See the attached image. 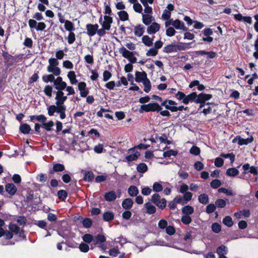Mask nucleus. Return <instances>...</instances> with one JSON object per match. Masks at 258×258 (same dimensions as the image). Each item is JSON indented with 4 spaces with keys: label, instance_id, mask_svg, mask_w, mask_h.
<instances>
[{
    "label": "nucleus",
    "instance_id": "f257e3e1",
    "mask_svg": "<svg viewBox=\"0 0 258 258\" xmlns=\"http://www.w3.org/2000/svg\"><path fill=\"white\" fill-rule=\"evenodd\" d=\"M55 105L58 107H66L64 105V102L67 99V96L64 95L63 91L61 90L55 92Z\"/></svg>",
    "mask_w": 258,
    "mask_h": 258
},
{
    "label": "nucleus",
    "instance_id": "f03ea898",
    "mask_svg": "<svg viewBox=\"0 0 258 258\" xmlns=\"http://www.w3.org/2000/svg\"><path fill=\"white\" fill-rule=\"evenodd\" d=\"M151 201L160 209H163L166 206V200L164 198H161L158 194H154L152 196Z\"/></svg>",
    "mask_w": 258,
    "mask_h": 258
},
{
    "label": "nucleus",
    "instance_id": "7ed1b4c3",
    "mask_svg": "<svg viewBox=\"0 0 258 258\" xmlns=\"http://www.w3.org/2000/svg\"><path fill=\"white\" fill-rule=\"evenodd\" d=\"M28 24L31 30L36 29L37 31H43L46 27L44 22L37 23L34 19H30L28 21Z\"/></svg>",
    "mask_w": 258,
    "mask_h": 258
},
{
    "label": "nucleus",
    "instance_id": "20e7f679",
    "mask_svg": "<svg viewBox=\"0 0 258 258\" xmlns=\"http://www.w3.org/2000/svg\"><path fill=\"white\" fill-rule=\"evenodd\" d=\"M142 111H159L162 108L159 104L156 103H151L148 104L142 105L141 106Z\"/></svg>",
    "mask_w": 258,
    "mask_h": 258
},
{
    "label": "nucleus",
    "instance_id": "39448f33",
    "mask_svg": "<svg viewBox=\"0 0 258 258\" xmlns=\"http://www.w3.org/2000/svg\"><path fill=\"white\" fill-rule=\"evenodd\" d=\"M104 21L102 20V16L100 17L99 20V22L102 26V27L109 30L111 27V24L113 22V19L112 17L108 16H104Z\"/></svg>",
    "mask_w": 258,
    "mask_h": 258
},
{
    "label": "nucleus",
    "instance_id": "423d86ee",
    "mask_svg": "<svg viewBox=\"0 0 258 258\" xmlns=\"http://www.w3.org/2000/svg\"><path fill=\"white\" fill-rule=\"evenodd\" d=\"M53 84L57 91L60 90L62 91L67 87L66 83L62 81V79L60 77H58L55 81H54Z\"/></svg>",
    "mask_w": 258,
    "mask_h": 258
},
{
    "label": "nucleus",
    "instance_id": "0eeeda50",
    "mask_svg": "<svg viewBox=\"0 0 258 258\" xmlns=\"http://www.w3.org/2000/svg\"><path fill=\"white\" fill-rule=\"evenodd\" d=\"M177 103L171 100H166L164 101L161 105L165 106L166 109L170 110L171 112H175L176 105Z\"/></svg>",
    "mask_w": 258,
    "mask_h": 258
},
{
    "label": "nucleus",
    "instance_id": "6e6552de",
    "mask_svg": "<svg viewBox=\"0 0 258 258\" xmlns=\"http://www.w3.org/2000/svg\"><path fill=\"white\" fill-rule=\"evenodd\" d=\"M99 26L97 24H88L86 25V28L87 30V34L90 36L92 37L95 35L96 31L98 29Z\"/></svg>",
    "mask_w": 258,
    "mask_h": 258
},
{
    "label": "nucleus",
    "instance_id": "1a4fd4ad",
    "mask_svg": "<svg viewBox=\"0 0 258 258\" xmlns=\"http://www.w3.org/2000/svg\"><path fill=\"white\" fill-rule=\"evenodd\" d=\"M160 26L159 24L156 22H153L147 28V33L149 34H153L156 33L160 29Z\"/></svg>",
    "mask_w": 258,
    "mask_h": 258
},
{
    "label": "nucleus",
    "instance_id": "9d476101",
    "mask_svg": "<svg viewBox=\"0 0 258 258\" xmlns=\"http://www.w3.org/2000/svg\"><path fill=\"white\" fill-rule=\"evenodd\" d=\"M197 97V95L195 92H193L187 95H185V98H184L182 101V103L185 104H187L189 102H196Z\"/></svg>",
    "mask_w": 258,
    "mask_h": 258
},
{
    "label": "nucleus",
    "instance_id": "9b49d317",
    "mask_svg": "<svg viewBox=\"0 0 258 258\" xmlns=\"http://www.w3.org/2000/svg\"><path fill=\"white\" fill-rule=\"evenodd\" d=\"M179 49L178 45L170 44L165 46L163 49V51L165 53H171L176 52Z\"/></svg>",
    "mask_w": 258,
    "mask_h": 258
},
{
    "label": "nucleus",
    "instance_id": "f8f14e48",
    "mask_svg": "<svg viewBox=\"0 0 258 258\" xmlns=\"http://www.w3.org/2000/svg\"><path fill=\"white\" fill-rule=\"evenodd\" d=\"M172 26L177 30H182L183 31H186L187 28L184 26V23L178 19L173 20L172 22Z\"/></svg>",
    "mask_w": 258,
    "mask_h": 258
},
{
    "label": "nucleus",
    "instance_id": "ddd939ff",
    "mask_svg": "<svg viewBox=\"0 0 258 258\" xmlns=\"http://www.w3.org/2000/svg\"><path fill=\"white\" fill-rule=\"evenodd\" d=\"M130 151L132 152L131 154L125 157L126 160L128 162L136 160L140 155V152L131 149Z\"/></svg>",
    "mask_w": 258,
    "mask_h": 258
},
{
    "label": "nucleus",
    "instance_id": "4468645a",
    "mask_svg": "<svg viewBox=\"0 0 258 258\" xmlns=\"http://www.w3.org/2000/svg\"><path fill=\"white\" fill-rule=\"evenodd\" d=\"M197 98L196 100V103L205 102L206 101L210 100L212 98V95L210 94L201 93L197 96Z\"/></svg>",
    "mask_w": 258,
    "mask_h": 258
},
{
    "label": "nucleus",
    "instance_id": "2eb2a0df",
    "mask_svg": "<svg viewBox=\"0 0 258 258\" xmlns=\"http://www.w3.org/2000/svg\"><path fill=\"white\" fill-rule=\"evenodd\" d=\"M145 32V27L139 24L135 26L134 28L135 35L138 37L142 36Z\"/></svg>",
    "mask_w": 258,
    "mask_h": 258
},
{
    "label": "nucleus",
    "instance_id": "dca6fc26",
    "mask_svg": "<svg viewBox=\"0 0 258 258\" xmlns=\"http://www.w3.org/2000/svg\"><path fill=\"white\" fill-rule=\"evenodd\" d=\"M6 191L10 195H14L17 190V188L13 183H8L6 185Z\"/></svg>",
    "mask_w": 258,
    "mask_h": 258
},
{
    "label": "nucleus",
    "instance_id": "f3484780",
    "mask_svg": "<svg viewBox=\"0 0 258 258\" xmlns=\"http://www.w3.org/2000/svg\"><path fill=\"white\" fill-rule=\"evenodd\" d=\"M117 196L114 191L111 190L104 195V199L106 201L110 202L114 201L116 199Z\"/></svg>",
    "mask_w": 258,
    "mask_h": 258
},
{
    "label": "nucleus",
    "instance_id": "a211bd4d",
    "mask_svg": "<svg viewBox=\"0 0 258 258\" xmlns=\"http://www.w3.org/2000/svg\"><path fill=\"white\" fill-rule=\"evenodd\" d=\"M133 204V201L131 199L127 198L123 201L122 203V207L124 209L129 210L131 209Z\"/></svg>",
    "mask_w": 258,
    "mask_h": 258
},
{
    "label": "nucleus",
    "instance_id": "6ab92c4d",
    "mask_svg": "<svg viewBox=\"0 0 258 258\" xmlns=\"http://www.w3.org/2000/svg\"><path fill=\"white\" fill-rule=\"evenodd\" d=\"M238 140V144L239 145H247L250 143H251L253 140V138L252 136H251L249 138H248L247 139H243L241 138L240 137H237Z\"/></svg>",
    "mask_w": 258,
    "mask_h": 258
},
{
    "label": "nucleus",
    "instance_id": "aec40b11",
    "mask_svg": "<svg viewBox=\"0 0 258 258\" xmlns=\"http://www.w3.org/2000/svg\"><path fill=\"white\" fill-rule=\"evenodd\" d=\"M147 79V74L145 73L137 72L136 73L135 80L138 82H142Z\"/></svg>",
    "mask_w": 258,
    "mask_h": 258
},
{
    "label": "nucleus",
    "instance_id": "412c9836",
    "mask_svg": "<svg viewBox=\"0 0 258 258\" xmlns=\"http://www.w3.org/2000/svg\"><path fill=\"white\" fill-rule=\"evenodd\" d=\"M144 207L146 208L147 213L149 214H152L155 213L156 208L151 203H146L144 205Z\"/></svg>",
    "mask_w": 258,
    "mask_h": 258
},
{
    "label": "nucleus",
    "instance_id": "4be33fe9",
    "mask_svg": "<svg viewBox=\"0 0 258 258\" xmlns=\"http://www.w3.org/2000/svg\"><path fill=\"white\" fill-rule=\"evenodd\" d=\"M47 71L52 73L53 75L58 76L60 74V71L57 66H48Z\"/></svg>",
    "mask_w": 258,
    "mask_h": 258
},
{
    "label": "nucleus",
    "instance_id": "5701e85b",
    "mask_svg": "<svg viewBox=\"0 0 258 258\" xmlns=\"http://www.w3.org/2000/svg\"><path fill=\"white\" fill-rule=\"evenodd\" d=\"M142 42L148 47L151 46L153 45V39H151L148 35H144L142 38Z\"/></svg>",
    "mask_w": 258,
    "mask_h": 258
},
{
    "label": "nucleus",
    "instance_id": "b1692460",
    "mask_svg": "<svg viewBox=\"0 0 258 258\" xmlns=\"http://www.w3.org/2000/svg\"><path fill=\"white\" fill-rule=\"evenodd\" d=\"M128 193L132 197L137 196L139 194L138 188L135 185H131L128 189Z\"/></svg>",
    "mask_w": 258,
    "mask_h": 258
},
{
    "label": "nucleus",
    "instance_id": "393cba45",
    "mask_svg": "<svg viewBox=\"0 0 258 258\" xmlns=\"http://www.w3.org/2000/svg\"><path fill=\"white\" fill-rule=\"evenodd\" d=\"M228 252V248L225 245H221L217 249V253L219 256L224 255Z\"/></svg>",
    "mask_w": 258,
    "mask_h": 258
},
{
    "label": "nucleus",
    "instance_id": "a878e982",
    "mask_svg": "<svg viewBox=\"0 0 258 258\" xmlns=\"http://www.w3.org/2000/svg\"><path fill=\"white\" fill-rule=\"evenodd\" d=\"M142 20L143 23L146 25H150L152 21V16L148 14H142Z\"/></svg>",
    "mask_w": 258,
    "mask_h": 258
},
{
    "label": "nucleus",
    "instance_id": "bb28decb",
    "mask_svg": "<svg viewBox=\"0 0 258 258\" xmlns=\"http://www.w3.org/2000/svg\"><path fill=\"white\" fill-rule=\"evenodd\" d=\"M64 28L66 30L69 31L70 32H72L75 30L74 24L69 20H66L64 22Z\"/></svg>",
    "mask_w": 258,
    "mask_h": 258
},
{
    "label": "nucleus",
    "instance_id": "cd10ccee",
    "mask_svg": "<svg viewBox=\"0 0 258 258\" xmlns=\"http://www.w3.org/2000/svg\"><path fill=\"white\" fill-rule=\"evenodd\" d=\"M182 212L185 215H188L192 214L194 212V209L190 206H185L182 208Z\"/></svg>",
    "mask_w": 258,
    "mask_h": 258
},
{
    "label": "nucleus",
    "instance_id": "c85d7f7f",
    "mask_svg": "<svg viewBox=\"0 0 258 258\" xmlns=\"http://www.w3.org/2000/svg\"><path fill=\"white\" fill-rule=\"evenodd\" d=\"M137 170L140 173H145L148 170V166L144 163H140L137 166Z\"/></svg>",
    "mask_w": 258,
    "mask_h": 258
},
{
    "label": "nucleus",
    "instance_id": "c756f323",
    "mask_svg": "<svg viewBox=\"0 0 258 258\" xmlns=\"http://www.w3.org/2000/svg\"><path fill=\"white\" fill-rule=\"evenodd\" d=\"M119 19L122 21H125L128 20V15L125 11H121L117 13Z\"/></svg>",
    "mask_w": 258,
    "mask_h": 258
},
{
    "label": "nucleus",
    "instance_id": "7c9ffc66",
    "mask_svg": "<svg viewBox=\"0 0 258 258\" xmlns=\"http://www.w3.org/2000/svg\"><path fill=\"white\" fill-rule=\"evenodd\" d=\"M239 174V171L235 168H228L226 171V174L229 176H235Z\"/></svg>",
    "mask_w": 258,
    "mask_h": 258
},
{
    "label": "nucleus",
    "instance_id": "2f4dec72",
    "mask_svg": "<svg viewBox=\"0 0 258 258\" xmlns=\"http://www.w3.org/2000/svg\"><path fill=\"white\" fill-rule=\"evenodd\" d=\"M3 56L4 59L7 60V64H11V63L13 62V60L15 59L14 57L10 55L8 52H3Z\"/></svg>",
    "mask_w": 258,
    "mask_h": 258
},
{
    "label": "nucleus",
    "instance_id": "473e14b6",
    "mask_svg": "<svg viewBox=\"0 0 258 258\" xmlns=\"http://www.w3.org/2000/svg\"><path fill=\"white\" fill-rule=\"evenodd\" d=\"M144 86V91L146 93H148L151 88V85L150 80L147 78L146 80H144L142 82Z\"/></svg>",
    "mask_w": 258,
    "mask_h": 258
},
{
    "label": "nucleus",
    "instance_id": "72a5a7b5",
    "mask_svg": "<svg viewBox=\"0 0 258 258\" xmlns=\"http://www.w3.org/2000/svg\"><path fill=\"white\" fill-rule=\"evenodd\" d=\"M20 130L22 133L27 134L30 132L31 127L28 124L24 123L20 126Z\"/></svg>",
    "mask_w": 258,
    "mask_h": 258
},
{
    "label": "nucleus",
    "instance_id": "f704fd0d",
    "mask_svg": "<svg viewBox=\"0 0 258 258\" xmlns=\"http://www.w3.org/2000/svg\"><path fill=\"white\" fill-rule=\"evenodd\" d=\"M199 201L200 203L203 204H207L209 202V198L208 195L205 194L200 195L199 196Z\"/></svg>",
    "mask_w": 258,
    "mask_h": 258
},
{
    "label": "nucleus",
    "instance_id": "c9c22d12",
    "mask_svg": "<svg viewBox=\"0 0 258 258\" xmlns=\"http://www.w3.org/2000/svg\"><path fill=\"white\" fill-rule=\"evenodd\" d=\"M68 77L70 79L71 84L74 85L77 83V80L74 72H70L68 74Z\"/></svg>",
    "mask_w": 258,
    "mask_h": 258
},
{
    "label": "nucleus",
    "instance_id": "e433bc0d",
    "mask_svg": "<svg viewBox=\"0 0 258 258\" xmlns=\"http://www.w3.org/2000/svg\"><path fill=\"white\" fill-rule=\"evenodd\" d=\"M119 52L122 56L126 58L130 56V55L132 53V52L128 51L124 47L120 48Z\"/></svg>",
    "mask_w": 258,
    "mask_h": 258
},
{
    "label": "nucleus",
    "instance_id": "4c0bfd02",
    "mask_svg": "<svg viewBox=\"0 0 258 258\" xmlns=\"http://www.w3.org/2000/svg\"><path fill=\"white\" fill-rule=\"evenodd\" d=\"M223 223L228 227H231L233 224L232 219L230 216H226L223 220Z\"/></svg>",
    "mask_w": 258,
    "mask_h": 258
},
{
    "label": "nucleus",
    "instance_id": "58836bf2",
    "mask_svg": "<svg viewBox=\"0 0 258 258\" xmlns=\"http://www.w3.org/2000/svg\"><path fill=\"white\" fill-rule=\"evenodd\" d=\"M152 187H153V190L155 192L161 191L163 189V187L162 185L161 184V183H160L159 182H154L153 184Z\"/></svg>",
    "mask_w": 258,
    "mask_h": 258
},
{
    "label": "nucleus",
    "instance_id": "ea45409f",
    "mask_svg": "<svg viewBox=\"0 0 258 258\" xmlns=\"http://www.w3.org/2000/svg\"><path fill=\"white\" fill-rule=\"evenodd\" d=\"M48 114L49 116L53 115L55 112H57L58 107L56 105H51L48 107Z\"/></svg>",
    "mask_w": 258,
    "mask_h": 258
},
{
    "label": "nucleus",
    "instance_id": "a19ab883",
    "mask_svg": "<svg viewBox=\"0 0 258 258\" xmlns=\"http://www.w3.org/2000/svg\"><path fill=\"white\" fill-rule=\"evenodd\" d=\"M54 126V122L52 121H49L48 122H44L42 124V126L47 131H50L52 127Z\"/></svg>",
    "mask_w": 258,
    "mask_h": 258
},
{
    "label": "nucleus",
    "instance_id": "79ce46f5",
    "mask_svg": "<svg viewBox=\"0 0 258 258\" xmlns=\"http://www.w3.org/2000/svg\"><path fill=\"white\" fill-rule=\"evenodd\" d=\"M114 214L113 213L110 212H105L103 214V219L105 221H109L113 219Z\"/></svg>",
    "mask_w": 258,
    "mask_h": 258
},
{
    "label": "nucleus",
    "instance_id": "37998d69",
    "mask_svg": "<svg viewBox=\"0 0 258 258\" xmlns=\"http://www.w3.org/2000/svg\"><path fill=\"white\" fill-rule=\"evenodd\" d=\"M226 205V202L223 199H218L215 202V205L218 208H223Z\"/></svg>",
    "mask_w": 258,
    "mask_h": 258
},
{
    "label": "nucleus",
    "instance_id": "c03bdc74",
    "mask_svg": "<svg viewBox=\"0 0 258 258\" xmlns=\"http://www.w3.org/2000/svg\"><path fill=\"white\" fill-rule=\"evenodd\" d=\"M54 79V76L52 74L44 76L42 78L43 81L45 83H48L49 82H54V81L55 80Z\"/></svg>",
    "mask_w": 258,
    "mask_h": 258
},
{
    "label": "nucleus",
    "instance_id": "a18cd8bd",
    "mask_svg": "<svg viewBox=\"0 0 258 258\" xmlns=\"http://www.w3.org/2000/svg\"><path fill=\"white\" fill-rule=\"evenodd\" d=\"M9 229L13 232L18 234L20 232V228L16 224L11 223L9 226Z\"/></svg>",
    "mask_w": 258,
    "mask_h": 258
},
{
    "label": "nucleus",
    "instance_id": "49530a36",
    "mask_svg": "<svg viewBox=\"0 0 258 258\" xmlns=\"http://www.w3.org/2000/svg\"><path fill=\"white\" fill-rule=\"evenodd\" d=\"M76 40L75 34L73 32H70L68 36V42L69 44H73Z\"/></svg>",
    "mask_w": 258,
    "mask_h": 258
},
{
    "label": "nucleus",
    "instance_id": "de8ad7c7",
    "mask_svg": "<svg viewBox=\"0 0 258 258\" xmlns=\"http://www.w3.org/2000/svg\"><path fill=\"white\" fill-rule=\"evenodd\" d=\"M53 169L55 172L62 171L64 170V166L61 164H55L53 166Z\"/></svg>",
    "mask_w": 258,
    "mask_h": 258
},
{
    "label": "nucleus",
    "instance_id": "09e8293b",
    "mask_svg": "<svg viewBox=\"0 0 258 258\" xmlns=\"http://www.w3.org/2000/svg\"><path fill=\"white\" fill-rule=\"evenodd\" d=\"M181 222L186 225L189 224L191 221V218L188 215H183L181 218Z\"/></svg>",
    "mask_w": 258,
    "mask_h": 258
},
{
    "label": "nucleus",
    "instance_id": "8fccbe9b",
    "mask_svg": "<svg viewBox=\"0 0 258 258\" xmlns=\"http://www.w3.org/2000/svg\"><path fill=\"white\" fill-rule=\"evenodd\" d=\"M218 191L219 192H223L227 196H233V191L229 189H226L224 187H221L218 189Z\"/></svg>",
    "mask_w": 258,
    "mask_h": 258
},
{
    "label": "nucleus",
    "instance_id": "3c124183",
    "mask_svg": "<svg viewBox=\"0 0 258 258\" xmlns=\"http://www.w3.org/2000/svg\"><path fill=\"white\" fill-rule=\"evenodd\" d=\"M52 88L49 85H47L45 87L44 92L45 94L48 97H51L52 95Z\"/></svg>",
    "mask_w": 258,
    "mask_h": 258
},
{
    "label": "nucleus",
    "instance_id": "603ef678",
    "mask_svg": "<svg viewBox=\"0 0 258 258\" xmlns=\"http://www.w3.org/2000/svg\"><path fill=\"white\" fill-rule=\"evenodd\" d=\"M66 110V107H58V110H57V112L60 113V118L61 119L65 118L66 114L65 110Z\"/></svg>",
    "mask_w": 258,
    "mask_h": 258
},
{
    "label": "nucleus",
    "instance_id": "864d4df0",
    "mask_svg": "<svg viewBox=\"0 0 258 258\" xmlns=\"http://www.w3.org/2000/svg\"><path fill=\"white\" fill-rule=\"evenodd\" d=\"M171 17V12L165 9L162 15V18L164 20H168Z\"/></svg>",
    "mask_w": 258,
    "mask_h": 258
},
{
    "label": "nucleus",
    "instance_id": "5fc2aeb1",
    "mask_svg": "<svg viewBox=\"0 0 258 258\" xmlns=\"http://www.w3.org/2000/svg\"><path fill=\"white\" fill-rule=\"evenodd\" d=\"M202 33L204 36L211 37V36L213 34V31L212 29L207 28L202 31Z\"/></svg>",
    "mask_w": 258,
    "mask_h": 258
},
{
    "label": "nucleus",
    "instance_id": "6e6d98bb",
    "mask_svg": "<svg viewBox=\"0 0 258 258\" xmlns=\"http://www.w3.org/2000/svg\"><path fill=\"white\" fill-rule=\"evenodd\" d=\"M133 4V8L135 11L139 13H141L143 11V8L141 4L137 2Z\"/></svg>",
    "mask_w": 258,
    "mask_h": 258
},
{
    "label": "nucleus",
    "instance_id": "4d7b16f0",
    "mask_svg": "<svg viewBox=\"0 0 258 258\" xmlns=\"http://www.w3.org/2000/svg\"><path fill=\"white\" fill-rule=\"evenodd\" d=\"M221 185V182L219 179H214L211 182V186L214 188H217Z\"/></svg>",
    "mask_w": 258,
    "mask_h": 258
},
{
    "label": "nucleus",
    "instance_id": "13d9d810",
    "mask_svg": "<svg viewBox=\"0 0 258 258\" xmlns=\"http://www.w3.org/2000/svg\"><path fill=\"white\" fill-rule=\"evenodd\" d=\"M177 153L176 151H173L172 150H170L167 151L166 152H164L163 153V156L164 157H170L171 156H174L176 155Z\"/></svg>",
    "mask_w": 258,
    "mask_h": 258
},
{
    "label": "nucleus",
    "instance_id": "bf43d9fd",
    "mask_svg": "<svg viewBox=\"0 0 258 258\" xmlns=\"http://www.w3.org/2000/svg\"><path fill=\"white\" fill-rule=\"evenodd\" d=\"M23 44L25 46L28 48H32L33 46L32 40L30 38L27 37L25 38Z\"/></svg>",
    "mask_w": 258,
    "mask_h": 258
},
{
    "label": "nucleus",
    "instance_id": "052dcab7",
    "mask_svg": "<svg viewBox=\"0 0 258 258\" xmlns=\"http://www.w3.org/2000/svg\"><path fill=\"white\" fill-rule=\"evenodd\" d=\"M176 33L175 30L173 27H168L166 31V34L169 37L173 36Z\"/></svg>",
    "mask_w": 258,
    "mask_h": 258
},
{
    "label": "nucleus",
    "instance_id": "680f3d73",
    "mask_svg": "<svg viewBox=\"0 0 258 258\" xmlns=\"http://www.w3.org/2000/svg\"><path fill=\"white\" fill-rule=\"evenodd\" d=\"M216 209V205L211 204L207 206L206 208V212L208 214L213 213Z\"/></svg>",
    "mask_w": 258,
    "mask_h": 258
},
{
    "label": "nucleus",
    "instance_id": "e2e57ef3",
    "mask_svg": "<svg viewBox=\"0 0 258 258\" xmlns=\"http://www.w3.org/2000/svg\"><path fill=\"white\" fill-rule=\"evenodd\" d=\"M83 225L86 228H89L92 225V221L90 218H85L83 220Z\"/></svg>",
    "mask_w": 258,
    "mask_h": 258
},
{
    "label": "nucleus",
    "instance_id": "0e129e2a",
    "mask_svg": "<svg viewBox=\"0 0 258 258\" xmlns=\"http://www.w3.org/2000/svg\"><path fill=\"white\" fill-rule=\"evenodd\" d=\"M79 249L82 252H86L89 250V247L88 245L82 243L79 245Z\"/></svg>",
    "mask_w": 258,
    "mask_h": 258
},
{
    "label": "nucleus",
    "instance_id": "69168bd1",
    "mask_svg": "<svg viewBox=\"0 0 258 258\" xmlns=\"http://www.w3.org/2000/svg\"><path fill=\"white\" fill-rule=\"evenodd\" d=\"M83 240L87 243H91L93 240V237L91 234H86L83 237Z\"/></svg>",
    "mask_w": 258,
    "mask_h": 258
},
{
    "label": "nucleus",
    "instance_id": "338daca9",
    "mask_svg": "<svg viewBox=\"0 0 258 258\" xmlns=\"http://www.w3.org/2000/svg\"><path fill=\"white\" fill-rule=\"evenodd\" d=\"M212 229L214 232L218 233L221 231V227L219 224L215 223L212 224Z\"/></svg>",
    "mask_w": 258,
    "mask_h": 258
},
{
    "label": "nucleus",
    "instance_id": "774afa93",
    "mask_svg": "<svg viewBox=\"0 0 258 258\" xmlns=\"http://www.w3.org/2000/svg\"><path fill=\"white\" fill-rule=\"evenodd\" d=\"M192 196V194L190 192H189V191L185 192L183 194V199H184L185 202H186V203L187 202L190 201L191 199Z\"/></svg>",
    "mask_w": 258,
    "mask_h": 258
}]
</instances>
